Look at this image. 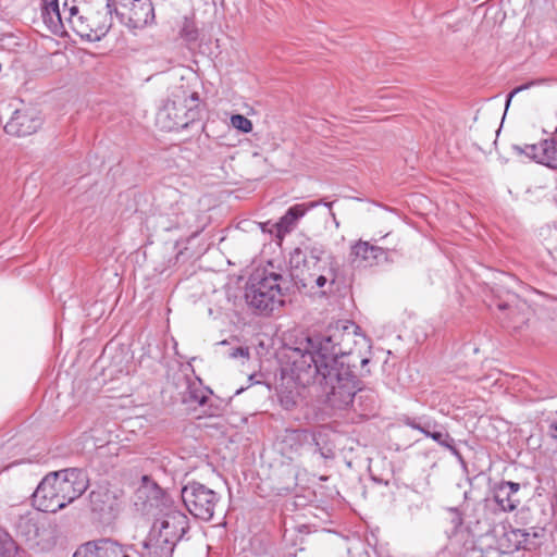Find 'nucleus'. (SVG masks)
Masks as SVG:
<instances>
[{"label": "nucleus", "instance_id": "nucleus-5", "mask_svg": "<svg viewBox=\"0 0 557 557\" xmlns=\"http://www.w3.org/2000/svg\"><path fill=\"white\" fill-rule=\"evenodd\" d=\"M284 284L286 280L281 274L257 271L247 283L246 302L260 313L272 312L284 304Z\"/></svg>", "mask_w": 557, "mask_h": 557}, {"label": "nucleus", "instance_id": "nucleus-9", "mask_svg": "<svg viewBox=\"0 0 557 557\" xmlns=\"http://www.w3.org/2000/svg\"><path fill=\"white\" fill-rule=\"evenodd\" d=\"M48 475L64 507L81 497L88 487V478L82 469L69 468Z\"/></svg>", "mask_w": 557, "mask_h": 557}, {"label": "nucleus", "instance_id": "nucleus-11", "mask_svg": "<svg viewBox=\"0 0 557 557\" xmlns=\"http://www.w3.org/2000/svg\"><path fill=\"white\" fill-rule=\"evenodd\" d=\"M513 150L519 154H525L535 162L550 169H557V129L552 138L543 139L539 144L513 146Z\"/></svg>", "mask_w": 557, "mask_h": 557}, {"label": "nucleus", "instance_id": "nucleus-10", "mask_svg": "<svg viewBox=\"0 0 557 557\" xmlns=\"http://www.w3.org/2000/svg\"><path fill=\"white\" fill-rule=\"evenodd\" d=\"M114 13L122 25L134 35L154 21V8L151 0H133L114 8Z\"/></svg>", "mask_w": 557, "mask_h": 557}, {"label": "nucleus", "instance_id": "nucleus-16", "mask_svg": "<svg viewBox=\"0 0 557 557\" xmlns=\"http://www.w3.org/2000/svg\"><path fill=\"white\" fill-rule=\"evenodd\" d=\"M521 485L511 481H500L493 486V498L497 506L504 512H511L518 508L521 503L518 493Z\"/></svg>", "mask_w": 557, "mask_h": 557}, {"label": "nucleus", "instance_id": "nucleus-4", "mask_svg": "<svg viewBox=\"0 0 557 557\" xmlns=\"http://www.w3.org/2000/svg\"><path fill=\"white\" fill-rule=\"evenodd\" d=\"M143 496L144 510L156 517L153 522L165 529L176 544L184 540L190 529L189 518L176 508L171 496L147 476H144V485L138 490V497Z\"/></svg>", "mask_w": 557, "mask_h": 557}, {"label": "nucleus", "instance_id": "nucleus-15", "mask_svg": "<svg viewBox=\"0 0 557 557\" xmlns=\"http://www.w3.org/2000/svg\"><path fill=\"white\" fill-rule=\"evenodd\" d=\"M51 480L52 479L47 474L33 494V504L40 511L57 512L64 508V506L60 504L62 503L61 498Z\"/></svg>", "mask_w": 557, "mask_h": 557}, {"label": "nucleus", "instance_id": "nucleus-46", "mask_svg": "<svg viewBox=\"0 0 557 557\" xmlns=\"http://www.w3.org/2000/svg\"><path fill=\"white\" fill-rule=\"evenodd\" d=\"M13 557H23L22 554L18 552L16 555H14Z\"/></svg>", "mask_w": 557, "mask_h": 557}, {"label": "nucleus", "instance_id": "nucleus-8", "mask_svg": "<svg viewBox=\"0 0 557 557\" xmlns=\"http://www.w3.org/2000/svg\"><path fill=\"white\" fill-rule=\"evenodd\" d=\"M200 110L198 104L187 108L174 100L168 99L159 109L156 123L160 129L173 132L188 127L190 123L199 120Z\"/></svg>", "mask_w": 557, "mask_h": 557}, {"label": "nucleus", "instance_id": "nucleus-21", "mask_svg": "<svg viewBox=\"0 0 557 557\" xmlns=\"http://www.w3.org/2000/svg\"><path fill=\"white\" fill-rule=\"evenodd\" d=\"M42 18L49 26L63 23L58 0H42Z\"/></svg>", "mask_w": 557, "mask_h": 557}, {"label": "nucleus", "instance_id": "nucleus-33", "mask_svg": "<svg viewBox=\"0 0 557 557\" xmlns=\"http://www.w3.org/2000/svg\"><path fill=\"white\" fill-rule=\"evenodd\" d=\"M79 9L84 7H90V8H103V4H109L110 2L108 0H78Z\"/></svg>", "mask_w": 557, "mask_h": 557}, {"label": "nucleus", "instance_id": "nucleus-30", "mask_svg": "<svg viewBox=\"0 0 557 557\" xmlns=\"http://www.w3.org/2000/svg\"><path fill=\"white\" fill-rule=\"evenodd\" d=\"M231 123L235 128H237L244 133H249L252 129L251 121L242 114L233 115L231 117Z\"/></svg>", "mask_w": 557, "mask_h": 557}, {"label": "nucleus", "instance_id": "nucleus-6", "mask_svg": "<svg viewBox=\"0 0 557 557\" xmlns=\"http://www.w3.org/2000/svg\"><path fill=\"white\" fill-rule=\"evenodd\" d=\"M181 497L188 512L196 519L210 521L221 496L207 485L191 481L182 487Z\"/></svg>", "mask_w": 557, "mask_h": 557}, {"label": "nucleus", "instance_id": "nucleus-25", "mask_svg": "<svg viewBox=\"0 0 557 557\" xmlns=\"http://www.w3.org/2000/svg\"><path fill=\"white\" fill-rule=\"evenodd\" d=\"M429 437L438 443L441 446L447 448L458 459L462 458L460 451L454 445L455 440L448 433H443L434 429L433 432L429 435Z\"/></svg>", "mask_w": 557, "mask_h": 557}, {"label": "nucleus", "instance_id": "nucleus-27", "mask_svg": "<svg viewBox=\"0 0 557 557\" xmlns=\"http://www.w3.org/2000/svg\"><path fill=\"white\" fill-rule=\"evenodd\" d=\"M18 553L14 540L4 530L0 529V557H13Z\"/></svg>", "mask_w": 557, "mask_h": 557}, {"label": "nucleus", "instance_id": "nucleus-38", "mask_svg": "<svg viewBox=\"0 0 557 557\" xmlns=\"http://www.w3.org/2000/svg\"><path fill=\"white\" fill-rule=\"evenodd\" d=\"M405 424L408 425L409 428L413 429V430L421 429L420 428L421 422H418L417 419H414V418H406Z\"/></svg>", "mask_w": 557, "mask_h": 557}, {"label": "nucleus", "instance_id": "nucleus-13", "mask_svg": "<svg viewBox=\"0 0 557 557\" xmlns=\"http://www.w3.org/2000/svg\"><path fill=\"white\" fill-rule=\"evenodd\" d=\"M42 123V119L35 108H24L14 111L4 131L14 136H28L34 134Z\"/></svg>", "mask_w": 557, "mask_h": 557}, {"label": "nucleus", "instance_id": "nucleus-19", "mask_svg": "<svg viewBox=\"0 0 557 557\" xmlns=\"http://www.w3.org/2000/svg\"><path fill=\"white\" fill-rule=\"evenodd\" d=\"M307 208L305 205H295L290 207L286 213L275 224L277 235L289 233L296 225L297 221L305 215Z\"/></svg>", "mask_w": 557, "mask_h": 557}, {"label": "nucleus", "instance_id": "nucleus-32", "mask_svg": "<svg viewBox=\"0 0 557 557\" xmlns=\"http://www.w3.org/2000/svg\"><path fill=\"white\" fill-rule=\"evenodd\" d=\"M448 511L450 512L451 516L450 524L453 525L454 532L457 533L463 524L462 513L458 508H449Z\"/></svg>", "mask_w": 557, "mask_h": 557}, {"label": "nucleus", "instance_id": "nucleus-12", "mask_svg": "<svg viewBox=\"0 0 557 557\" xmlns=\"http://www.w3.org/2000/svg\"><path fill=\"white\" fill-rule=\"evenodd\" d=\"M73 557H131L128 548L115 540L103 537L79 545Z\"/></svg>", "mask_w": 557, "mask_h": 557}, {"label": "nucleus", "instance_id": "nucleus-2", "mask_svg": "<svg viewBox=\"0 0 557 557\" xmlns=\"http://www.w3.org/2000/svg\"><path fill=\"white\" fill-rule=\"evenodd\" d=\"M306 361H293L290 374L300 386L315 381L323 387L327 404L334 409H345L355 403L360 381L352 371L350 362L305 364Z\"/></svg>", "mask_w": 557, "mask_h": 557}, {"label": "nucleus", "instance_id": "nucleus-35", "mask_svg": "<svg viewBox=\"0 0 557 557\" xmlns=\"http://www.w3.org/2000/svg\"><path fill=\"white\" fill-rule=\"evenodd\" d=\"M420 428L421 429H419L418 431H420L421 433H423L425 436L429 437V435L433 432V430L437 428V423L434 421L428 420V421L421 423Z\"/></svg>", "mask_w": 557, "mask_h": 557}, {"label": "nucleus", "instance_id": "nucleus-14", "mask_svg": "<svg viewBox=\"0 0 557 557\" xmlns=\"http://www.w3.org/2000/svg\"><path fill=\"white\" fill-rule=\"evenodd\" d=\"M314 436L307 430L290 429L285 430L278 441V450L286 458L293 460L301 455L306 447L312 445Z\"/></svg>", "mask_w": 557, "mask_h": 557}, {"label": "nucleus", "instance_id": "nucleus-40", "mask_svg": "<svg viewBox=\"0 0 557 557\" xmlns=\"http://www.w3.org/2000/svg\"><path fill=\"white\" fill-rule=\"evenodd\" d=\"M497 307H498L499 310L510 309V306L508 304H506V302H499L497 305Z\"/></svg>", "mask_w": 557, "mask_h": 557}, {"label": "nucleus", "instance_id": "nucleus-22", "mask_svg": "<svg viewBox=\"0 0 557 557\" xmlns=\"http://www.w3.org/2000/svg\"><path fill=\"white\" fill-rule=\"evenodd\" d=\"M211 391L202 387L200 384L191 383L188 385L184 400L186 403H196L199 406H205L210 398Z\"/></svg>", "mask_w": 557, "mask_h": 557}, {"label": "nucleus", "instance_id": "nucleus-28", "mask_svg": "<svg viewBox=\"0 0 557 557\" xmlns=\"http://www.w3.org/2000/svg\"><path fill=\"white\" fill-rule=\"evenodd\" d=\"M61 13L62 20L65 18L73 28L74 18H77L81 15L78 0H65Z\"/></svg>", "mask_w": 557, "mask_h": 557}, {"label": "nucleus", "instance_id": "nucleus-39", "mask_svg": "<svg viewBox=\"0 0 557 557\" xmlns=\"http://www.w3.org/2000/svg\"><path fill=\"white\" fill-rule=\"evenodd\" d=\"M549 434L553 438L557 440V422H553L549 425Z\"/></svg>", "mask_w": 557, "mask_h": 557}, {"label": "nucleus", "instance_id": "nucleus-41", "mask_svg": "<svg viewBox=\"0 0 557 557\" xmlns=\"http://www.w3.org/2000/svg\"><path fill=\"white\" fill-rule=\"evenodd\" d=\"M190 99L195 102H198L199 101V95L197 92H193L190 95Z\"/></svg>", "mask_w": 557, "mask_h": 557}, {"label": "nucleus", "instance_id": "nucleus-24", "mask_svg": "<svg viewBox=\"0 0 557 557\" xmlns=\"http://www.w3.org/2000/svg\"><path fill=\"white\" fill-rule=\"evenodd\" d=\"M18 532L29 542H36L39 536V524L33 518H23L18 522Z\"/></svg>", "mask_w": 557, "mask_h": 557}, {"label": "nucleus", "instance_id": "nucleus-44", "mask_svg": "<svg viewBox=\"0 0 557 557\" xmlns=\"http://www.w3.org/2000/svg\"><path fill=\"white\" fill-rule=\"evenodd\" d=\"M332 205H333L332 202H324V206H326L330 209L332 208Z\"/></svg>", "mask_w": 557, "mask_h": 557}, {"label": "nucleus", "instance_id": "nucleus-43", "mask_svg": "<svg viewBox=\"0 0 557 557\" xmlns=\"http://www.w3.org/2000/svg\"><path fill=\"white\" fill-rule=\"evenodd\" d=\"M463 557H483L482 555H479V556H474V554H467L466 556Z\"/></svg>", "mask_w": 557, "mask_h": 557}, {"label": "nucleus", "instance_id": "nucleus-42", "mask_svg": "<svg viewBox=\"0 0 557 557\" xmlns=\"http://www.w3.org/2000/svg\"><path fill=\"white\" fill-rule=\"evenodd\" d=\"M368 363H369V359H367V358L361 359L362 368H364V366H367Z\"/></svg>", "mask_w": 557, "mask_h": 557}, {"label": "nucleus", "instance_id": "nucleus-3", "mask_svg": "<svg viewBox=\"0 0 557 557\" xmlns=\"http://www.w3.org/2000/svg\"><path fill=\"white\" fill-rule=\"evenodd\" d=\"M358 329L349 320L330 323L323 334L301 339L293 349L292 359L293 361H306L305 364H335V360L351 363V350Z\"/></svg>", "mask_w": 557, "mask_h": 557}, {"label": "nucleus", "instance_id": "nucleus-23", "mask_svg": "<svg viewBox=\"0 0 557 557\" xmlns=\"http://www.w3.org/2000/svg\"><path fill=\"white\" fill-rule=\"evenodd\" d=\"M164 196L169 200V211L168 214H172L176 218L184 214L185 212V202L182 194L175 188H168L164 193Z\"/></svg>", "mask_w": 557, "mask_h": 557}, {"label": "nucleus", "instance_id": "nucleus-29", "mask_svg": "<svg viewBox=\"0 0 557 557\" xmlns=\"http://www.w3.org/2000/svg\"><path fill=\"white\" fill-rule=\"evenodd\" d=\"M362 399H364L367 401V404L364 405L363 408H361V410H363V411H372L374 409V407H375L376 396L374 395L373 392L368 391V389H363V388L358 386L357 395L355 397V401L356 400L361 401Z\"/></svg>", "mask_w": 557, "mask_h": 557}, {"label": "nucleus", "instance_id": "nucleus-20", "mask_svg": "<svg viewBox=\"0 0 557 557\" xmlns=\"http://www.w3.org/2000/svg\"><path fill=\"white\" fill-rule=\"evenodd\" d=\"M513 536L518 541V546L524 549H530L531 547L536 546V543L531 540L539 539L543 536L544 529L543 528H530V529H516L512 530Z\"/></svg>", "mask_w": 557, "mask_h": 557}, {"label": "nucleus", "instance_id": "nucleus-45", "mask_svg": "<svg viewBox=\"0 0 557 557\" xmlns=\"http://www.w3.org/2000/svg\"><path fill=\"white\" fill-rule=\"evenodd\" d=\"M318 205H319V202H311L310 208L317 207Z\"/></svg>", "mask_w": 557, "mask_h": 557}, {"label": "nucleus", "instance_id": "nucleus-34", "mask_svg": "<svg viewBox=\"0 0 557 557\" xmlns=\"http://www.w3.org/2000/svg\"><path fill=\"white\" fill-rule=\"evenodd\" d=\"M533 85H535V82H530V83H527V84L520 85V86L516 87L515 89H512V90L509 92L508 97H507L506 107H508V106H509V103H510V101H511V99H512V97H513L515 95H517L518 92H520V91H522V90H525V89L530 88V87H531V86H533Z\"/></svg>", "mask_w": 557, "mask_h": 557}, {"label": "nucleus", "instance_id": "nucleus-17", "mask_svg": "<svg viewBox=\"0 0 557 557\" xmlns=\"http://www.w3.org/2000/svg\"><path fill=\"white\" fill-rule=\"evenodd\" d=\"M352 261L358 265L372 267L381 261L387 260L388 250L371 245L368 242L359 240L351 247Z\"/></svg>", "mask_w": 557, "mask_h": 557}, {"label": "nucleus", "instance_id": "nucleus-18", "mask_svg": "<svg viewBox=\"0 0 557 557\" xmlns=\"http://www.w3.org/2000/svg\"><path fill=\"white\" fill-rule=\"evenodd\" d=\"M174 548L163 542V539H158L154 533L148 532L145 540L140 542L137 553L139 557H171Z\"/></svg>", "mask_w": 557, "mask_h": 557}, {"label": "nucleus", "instance_id": "nucleus-37", "mask_svg": "<svg viewBox=\"0 0 557 557\" xmlns=\"http://www.w3.org/2000/svg\"><path fill=\"white\" fill-rule=\"evenodd\" d=\"M281 403L284 406V408H286L288 410L294 408V406L296 405L295 400L293 398H289L288 396L281 397Z\"/></svg>", "mask_w": 557, "mask_h": 557}, {"label": "nucleus", "instance_id": "nucleus-36", "mask_svg": "<svg viewBox=\"0 0 557 557\" xmlns=\"http://www.w3.org/2000/svg\"><path fill=\"white\" fill-rule=\"evenodd\" d=\"M231 358H249V348L248 347H236L230 352Z\"/></svg>", "mask_w": 557, "mask_h": 557}, {"label": "nucleus", "instance_id": "nucleus-31", "mask_svg": "<svg viewBox=\"0 0 557 557\" xmlns=\"http://www.w3.org/2000/svg\"><path fill=\"white\" fill-rule=\"evenodd\" d=\"M149 532L154 533V535L158 539H163V542L169 543V545L173 547L177 545L176 542L171 537L169 532H166L165 529H161L156 522L152 523Z\"/></svg>", "mask_w": 557, "mask_h": 557}, {"label": "nucleus", "instance_id": "nucleus-7", "mask_svg": "<svg viewBox=\"0 0 557 557\" xmlns=\"http://www.w3.org/2000/svg\"><path fill=\"white\" fill-rule=\"evenodd\" d=\"M111 3L103 8L83 7L81 15L73 21V30L89 41L100 40L109 32L112 25Z\"/></svg>", "mask_w": 557, "mask_h": 557}, {"label": "nucleus", "instance_id": "nucleus-26", "mask_svg": "<svg viewBox=\"0 0 557 557\" xmlns=\"http://www.w3.org/2000/svg\"><path fill=\"white\" fill-rule=\"evenodd\" d=\"M180 37L186 42H195L198 40L199 30L193 18L184 17L180 29Z\"/></svg>", "mask_w": 557, "mask_h": 557}, {"label": "nucleus", "instance_id": "nucleus-1", "mask_svg": "<svg viewBox=\"0 0 557 557\" xmlns=\"http://www.w3.org/2000/svg\"><path fill=\"white\" fill-rule=\"evenodd\" d=\"M290 275L298 288L319 297H329L339 290V264L317 243H302L289 256Z\"/></svg>", "mask_w": 557, "mask_h": 557}]
</instances>
